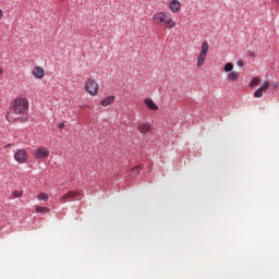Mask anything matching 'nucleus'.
Here are the masks:
<instances>
[{
	"label": "nucleus",
	"mask_w": 279,
	"mask_h": 279,
	"mask_svg": "<svg viewBox=\"0 0 279 279\" xmlns=\"http://www.w3.org/2000/svg\"><path fill=\"white\" fill-rule=\"evenodd\" d=\"M29 108V101L25 98H17L13 101L10 109V113L7 114V119L12 121V119H17L19 116L25 114Z\"/></svg>",
	"instance_id": "1"
},
{
	"label": "nucleus",
	"mask_w": 279,
	"mask_h": 279,
	"mask_svg": "<svg viewBox=\"0 0 279 279\" xmlns=\"http://www.w3.org/2000/svg\"><path fill=\"white\" fill-rule=\"evenodd\" d=\"M153 21L156 25H163L167 29H173L175 27V21L171 14L167 12H157L153 15Z\"/></svg>",
	"instance_id": "2"
},
{
	"label": "nucleus",
	"mask_w": 279,
	"mask_h": 279,
	"mask_svg": "<svg viewBox=\"0 0 279 279\" xmlns=\"http://www.w3.org/2000/svg\"><path fill=\"white\" fill-rule=\"evenodd\" d=\"M208 41H204L201 47V52L197 59V66L198 69L204 66V62H206V56H208V49H209Z\"/></svg>",
	"instance_id": "3"
},
{
	"label": "nucleus",
	"mask_w": 279,
	"mask_h": 279,
	"mask_svg": "<svg viewBox=\"0 0 279 279\" xmlns=\"http://www.w3.org/2000/svg\"><path fill=\"white\" fill-rule=\"evenodd\" d=\"M85 90L93 97L99 93V84L95 80L88 78L85 84Z\"/></svg>",
	"instance_id": "4"
},
{
	"label": "nucleus",
	"mask_w": 279,
	"mask_h": 279,
	"mask_svg": "<svg viewBox=\"0 0 279 279\" xmlns=\"http://www.w3.org/2000/svg\"><path fill=\"white\" fill-rule=\"evenodd\" d=\"M33 156H34V158L40 159V160H43L45 158H49V148L41 146L34 150Z\"/></svg>",
	"instance_id": "5"
},
{
	"label": "nucleus",
	"mask_w": 279,
	"mask_h": 279,
	"mask_svg": "<svg viewBox=\"0 0 279 279\" xmlns=\"http://www.w3.org/2000/svg\"><path fill=\"white\" fill-rule=\"evenodd\" d=\"M82 193L78 191H69L60 198V203L66 204V202H71V199H75V197H80Z\"/></svg>",
	"instance_id": "6"
},
{
	"label": "nucleus",
	"mask_w": 279,
	"mask_h": 279,
	"mask_svg": "<svg viewBox=\"0 0 279 279\" xmlns=\"http://www.w3.org/2000/svg\"><path fill=\"white\" fill-rule=\"evenodd\" d=\"M14 160L23 165V162L27 161V151H25V149H17L14 154Z\"/></svg>",
	"instance_id": "7"
},
{
	"label": "nucleus",
	"mask_w": 279,
	"mask_h": 279,
	"mask_svg": "<svg viewBox=\"0 0 279 279\" xmlns=\"http://www.w3.org/2000/svg\"><path fill=\"white\" fill-rule=\"evenodd\" d=\"M137 130L141 134H147V132H151L154 129L149 122H142L138 124Z\"/></svg>",
	"instance_id": "8"
},
{
	"label": "nucleus",
	"mask_w": 279,
	"mask_h": 279,
	"mask_svg": "<svg viewBox=\"0 0 279 279\" xmlns=\"http://www.w3.org/2000/svg\"><path fill=\"white\" fill-rule=\"evenodd\" d=\"M33 75L36 77V80H43V77H45V69L41 66H36L33 71Z\"/></svg>",
	"instance_id": "9"
},
{
	"label": "nucleus",
	"mask_w": 279,
	"mask_h": 279,
	"mask_svg": "<svg viewBox=\"0 0 279 279\" xmlns=\"http://www.w3.org/2000/svg\"><path fill=\"white\" fill-rule=\"evenodd\" d=\"M170 10H171V12H173V13L180 12V1H178V0H172V1L170 2Z\"/></svg>",
	"instance_id": "10"
},
{
	"label": "nucleus",
	"mask_w": 279,
	"mask_h": 279,
	"mask_svg": "<svg viewBox=\"0 0 279 279\" xmlns=\"http://www.w3.org/2000/svg\"><path fill=\"white\" fill-rule=\"evenodd\" d=\"M111 104H114V96H108L100 102L104 108L111 106Z\"/></svg>",
	"instance_id": "11"
},
{
	"label": "nucleus",
	"mask_w": 279,
	"mask_h": 279,
	"mask_svg": "<svg viewBox=\"0 0 279 279\" xmlns=\"http://www.w3.org/2000/svg\"><path fill=\"white\" fill-rule=\"evenodd\" d=\"M239 80V72L232 71L227 75V82H236Z\"/></svg>",
	"instance_id": "12"
},
{
	"label": "nucleus",
	"mask_w": 279,
	"mask_h": 279,
	"mask_svg": "<svg viewBox=\"0 0 279 279\" xmlns=\"http://www.w3.org/2000/svg\"><path fill=\"white\" fill-rule=\"evenodd\" d=\"M145 105L147 108H149V110H158V106L150 98L145 99Z\"/></svg>",
	"instance_id": "13"
},
{
	"label": "nucleus",
	"mask_w": 279,
	"mask_h": 279,
	"mask_svg": "<svg viewBox=\"0 0 279 279\" xmlns=\"http://www.w3.org/2000/svg\"><path fill=\"white\" fill-rule=\"evenodd\" d=\"M258 84H260V77L255 76V77H253V78L251 80V82H250V87H251V88H254V87L258 86Z\"/></svg>",
	"instance_id": "14"
},
{
	"label": "nucleus",
	"mask_w": 279,
	"mask_h": 279,
	"mask_svg": "<svg viewBox=\"0 0 279 279\" xmlns=\"http://www.w3.org/2000/svg\"><path fill=\"white\" fill-rule=\"evenodd\" d=\"M233 69H234V64L229 62V63H226L223 71H226V73H232Z\"/></svg>",
	"instance_id": "15"
},
{
	"label": "nucleus",
	"mask_w": 279,
	"mask_h": 279,
	"mask_svg": "<svg viewBox=\"0 0 279 279\" xmlns=\"http://www.w3.org/2000/svg\"><path fill=\"white\" fill-rule=\"evenodd\" d=\"M263 93H265V90L259 87L254 92V97H256L257 99H260V97H263Z\"/></svg>",
	"instance_id": "16"
},
{
	"label": "nucleus",
	"mask_w": 279,
	"mask_h": 279,
	"mask_svg": "<svg viewBox=\"0 0 279 279\" xmlns=\"http://www.w3.org/2000/svg\"><path fill=\"white\" fill-rule=\"evenodd\" d=\"M37 199H39V202H47L49 199V196L45 193H40L37 195Z\"/></svg>",
	"instance_id": "17"
},
{
	"label": "nucleus",
	"mask_w": 279,
	"mask_h": 279,
	"mask_svg": "<svg viewBox=\"0 0 279 279\" xmlns=\"http://www.w3.org/2000/svg\"><path fill=\"white\" fill-rule=\"evenodd\" d=\"M35 210H36V213H43V214L49 213V208L40 207V206H35Z\"/></svg>",
	"instance_id": "18"
},
{
	"label": "nucleus",
	"mask_w": 279,
	"mask_h": 279,
	"mask_svg": "<svg viewBox=\"0 0 279 279\" xmlns=\"http://www.w3.org/2000/svg\"><path fill=\"white\" fill-rule=\"evenodd\" d=\"M270 83L269 81L264 82L263 86L259 88H263V90H269Z\"/></svg>",
	"instance_id": "19"
},
{
	"label": "nucleus",
	"mask_w": 279,
	"mask_h": 279,
	"mask_svg": "<svg viewBox=\"0 0 279 279\" xmlns=\"http://www.w3.org/2000/svg\"><path fill=\"white\" fill-rule=\"evenodd\" d=\"M143 169V167H141V166H136V167H134V168H132V173H141V170Z\"/></svg>",
	"instance_id": "20"
},
{
	"label": "nucleus",
	"mask_w": 279,
	"mask_h": 279,
	"mask_svg": "<svg viewBox=\"0 0 279 279\" xmlns=\"http://www.w3.org/2000/svg\"><path fill=\"white\" fill-rule=\"evenodd\" d=\"M12 195H13V197H23V192L22 191H13Z\"/></svg>",
	"instance_id": "21"
},
{
	"label": "nucleus",
	"mask_w": 279,
	"mask_h": 279,
	"mask_svg": "<svg viewBox=\"0 0 279 279\" xmlns=\"http://www.w3.org/2000/svg\"><path fill=\"white\" fill-rule=\"evenodd\" d=\"M236 64H238V66H240V68H241V66H243V61H242V60H240V61H238V62H236Z\"/></svg>",
	"instance_id": "22"
},
{
	"label": "nucleus",
	"mask_w": 279,
	"mask_h": 279,
	"mask_svg": "<svg viewBox=\"0 0 279 279\" xmlns=\"http://www.w3.org/2000/svg\"><path fill=\"white\" fill-rule=\"evenodd\" d=\"M63 128H64V123H59V130H63Z\"/></svg>",
	"instance_id": "23"
},
{
	"label": "nucleus",
	"mask_w": 279,
	"mask_h": 279,
	"mask_svg": "<svg viewBox=\"0 0 279 279\" xmlns=\"http://www.w3.org/2000/svg\"><path fill=\"white\" fill-rule=\"evenodd\" d=\"M9 147H12V144H7L5 145V149H8Z\"/></svg>",
	"instance_id": "24"
},
{
	"label": "nucleus",
	"mask_w": 279,
	"mask_h": 279,
	"mask_svg": "<svg viewBox=\"0 0 279 279\" xmlns=\"http://www.w3.org/2000/svg\"><path fill=\"white\" fill-rule=\"evenodd\" d=\"M250 56H251V58H254V52H251Z\"/></svg>",
	"instance_id": "25"
},
{
	"label": "nucleus",
	"mask_w": 279,
	"mask_h": 279,
	"mask_svg": "<svg viewBox=\"0 0 279 279\" xmlns=\"http://www.w3.org/2000/svg\"><path fill=\"white\" fill-rule=\"evenodd\" d=\"M277 3H279V0H275Z\"/></svg>",
	"instance_id": "26"
},
{
	"label": "nucleus",
	"mask_w": 279,
	"mask_h": 279,
	"mask_svg": "<svg viewBox=\"0 0 279 279\" xmlns=\"http://www.w3.org/2000/svg\"><path fill=\"white\" fill-rule=\"evenodd\" d=\"M1 71H2V70H1V68H0V74H1Z\"/></svg>",
	"instance_id": "27"
}]
</instances>
